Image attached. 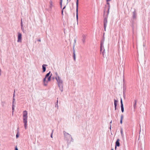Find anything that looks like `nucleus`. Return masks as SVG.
<instances>
[{"label":"nucleus","instance_id":"nucleus-47","mask_svg":"<svg viewBox=\"0 0 150 150\" xmlns=\"http://www.w3.org/2000/svg\"><path fill=\"white\" fill-rule=\"evenodd\" d=\"M111 129V125H110V129Z\"/></svg>","mask_w":150,"mask_h":150},{"label":"nucleus","instance_id":"nucleus-40","mask_svg":"<svg viewBox=\"0 0 150 150\" xmlns=\"http://www.w3.org/2000/svg\"><path fill=\"white\" fill-rule=\"evenodd\" d=\"M15 150H18V148H17V146H16L15 149Z\"/></svg>","mask_w":150,"mask_h":150},{"label":"nucleus","instance_id":"nucleus-12","mask_svg":"<svg viewBox=\"0 0 150 150\" xmlns=\"http://www.w3.org/2000/svg\"><path fill=\"white\" fill-rule=\"evenodd\" d=\"M137 16V13L135 10L133 13V17L134 19L136 18Z\"/></svg>","mask_w":150,"mask_h":150},{"label":"nucleus","instance_id":"nucleus-50","mask_svg":"<svg viewBox=\"0 0 150 150\" xmlns=\"http://www.w3.org/2000/svg\"><path fill=\"white\" fill-rule=\"evenodd\" d=\"M71 0H69V1H70Z\"/></svg>","mask_w":150,"mask_h":150},{"label":"nucleus","instance_id":"nucleus-19","mask_svg":"<svg viewBox=\"0 0 150 150\" xmlns=\"http://www.w3.org/2000/svg\"><path fill=\"white\" fill-rule=\"evenodd\" d=\"M105 52V50L104 49H103V50H102L101 51H100V52L103 54V56H104V53Z\"/></svg>","mask_w":150,"mask_h":150},{"label":"nucleus","instance_id":"nucleus-39","mask_svg":"<svg viewBox=\"0 0 150 150\" xmlns=\"http://www.w3.org/2000/svg\"><path fill=\"white\" fill-rule=\"evenodd\" d=\"M17 132H18V133H19V127H18L17 128Z\"/></svg>","mask_w":150,"mask_h":150},{"label":"nucleus","instance_id":"nucleus-13","mask_svg":"<svg viewBox=\"0 0 150 150\" xmlns=\"http://www.w3.org/2000/svg\"><path fill=\"white\" fill-rule=\"evenodd\" d=\"M103 49H104L103 43L101 42L100 46V51H101L102 50H103Z\"/></svg>","mask_w":150,"mask_h":150},{"label":"nucleus","instance_id":"nucleus-30","mask_svg":"<svg viewBox=\"0 0 150 150\" xmlns=\"http://www.w3.org/2000/svg\"><path fill=\"white\" fill-rule=\"evenodd\" d=\"M14 92H15V91ZM14 96H15V93H14V94H13V102H15V99L14 98Z\"/></svg>","mask_w":150,"mask_h":150},{"label":"nucleus","instance_id":"nucleus-32","mask_svg":"<svg viewBox=\"0 0 150 150\" xmlns=\"http://www.w3.org/2000/svg\"><path fill=\"white\" fill-rule=\"evenodd\" d=\"M19 133H18V132H17V133L16 134V138H18L19 137Z\"/></svg>","mask_w":150,"mask_h":150},{"label":"nucleus","instance_id":"nucleus-11","mask_svg":"<svg viewBox=\"0 0 150 150\" xmlns=\"http://www.w3.org/2000/svg\"><path fill=\"white\" fill-rule=\"evenodd\" d=\"M86 39V36L84 35H82V41L83 43H84L85 42V40Z\"/></svg>","mask_w":150,"mask_h":150},{"label":"nucleus","instance_id":"nucleus-36","mask_svg":"<svg viewBox=\"0 0 150 150\" xmlns=\"http://www.w3.org/2000/svg\"><path fill=\"white\" fill-rule=\"evenodd\" d=\"M123 97H124V98H125V93L124 91V92H123Z\"/></svg>","mask_w":150,"mask_h":150},{"label":"nucleus","instance_id":"nucleus-14","mask_svg":"<svg viewBox=\"0 0 150 150\" xmlns=\"http://www.w3.org/2000/svg\"><path fill=\"white\" fill-rule=\"evenodd\" d=\"M117 100H116L115 99H114V105H115V110H116V107L117 106Z\"/></svg>","mask_w":150,"mask_h":150},{"label":"nucleus","instance_id":"nucleus-21","mask_svg":"<svg viewBox=\"0 0 150 150\" xmlns=\"http://www.w3.org/2000/svg\"><path fill=\"white\" fill-rule=\"evenodd\" d=\"M120 133L121 135L122 136H123V130L122 128H121L120 129Z\"/></svg>","mask_w":150,"mask_h":150},{"label":"nucleus","instance_id":"nucleus-23","mask_svg":"<svg viewBox=\"0 0 150 150\" xmlns=\"http://www.w3.org/2000/svg\"><path fill=\"white\" fill-rule=\"evenodd\" d=\"M51 78V76H50L48 77L47 80V82L50 81Z\"/></svg>","mask_w":150,"mask_h":150},{"label":"nucleus","instance_id":"nucleus-26","mask_svg":"<svg viewBox=\"0 0 150 150\" xmlns=\"http://www.w3.org/2000/svg\"><path fill=\"white\" fill-rule=\"evenodd\" d=\"M55 74L56 76L55 78H58V77H59L57 72L55 73Z\"/></svg>","mask_w":150,"mask_h":150},{"label":"nucleus","instance_id":"nucleus-48","mask_svg":"<svg viewBox=\"0 0 150 150\" xmlns=\"http://www.w3.org/2000/svg\"><path fill=\"white\" fill-rule=\"evenodd\" d=\"M50 76H52V74H50Z\"/></svg>","mask_w":150,"mask_h":150},{"label":"nucleus","instance_id":"nucleus-10","mask_svg":"<svg viewBox=\"0 0 150 150\" xmlns=\"http://www.w3.org/2000/svg\"><path fill=\"white\" fill-rule=\"evenodd\" d=\"M47 66V64H43L42 65V69L43 72H45L46 71V67Z\"/></svg>","mask_w":150,"mask_h":150},{"label":"nucleus","instance_id":"nucleus-29","mask_svg":"<svg viewBox=\"0 0 150 150\" xmlns=\"http://www.w3.org/2000/svg\"><path fill=\"white\" fill-rule=\"evenodd\" d=\"M21 27H23V22H22V19H21Z\"/></svg>","mask_w":150,"mask_h":150},{"label":"nucleus","instance_id":"nucleus-25","mask_svg":"<svg viewBox=\"0 0 150 150\" xmlns=\"http://www.w3.org/2000/svg\"><path fill=\"white\" fill-rule=\"evenodd\" d=\"M65 7H66V6H64L63 7L62 10V11H61L62 13H62V15H63V10L65 8Z\"/></svg>","mask_w":150,"mask_h":150},{"label":"nucleus","instance_id":"nucleus-41","mask_svg":"<svg viewBox=\"0 0 150 150\" xmlns=\"http://www.w3.org/2000/svg\"><path fill=\"white\" fill-rule=\"evenodd\" d=\"M41 40L40 39L38 40V41L39 42H41Z\"/></svg>","mask_w":150,"mask_h":150},{"label":"nucleus","instance_id":"nucleus-15","mask_svg":"<svg viewBox=\"0 0 150 150\" xmlns=\"http://www.w3.org/2000/svg\"><path fill=\"white\" fill-rule=\"evenodd\" d=\"M137 101L136 100H134V102L133 105L134 108L135 109L136 108Z\"/></svg>","mask_w":150,"mask_h":150},{"label":"nucleus","instance_id":"nucleus-43","mask_svg":"<svg viewBox=\"0 0 150 150\" xmlns=\"http://www.w3.org/2000/svg\"><path fill=\"white\" fill-rule=\"evenodd\" d=\"M55 78H54V77H52V79L53 80H54V79Z\"/></svg>","mask_w":150,"mask_h":150},{"label":"nucleus","instance_id":"nucleus-3","mask_svg":"<svg viewBox=\"0 0 150 150\" xmlns=\"http://www.w3.org/2000/svg\"><path fill=\"white\" fill-rule=\"evenodd\" d=\"M28 112L26 110H24L23 112V120L24 124V127L25 129H27V120L28 118Z\"/></svg>","mask_w":150,"mask_h":150},{"label":"nucleus","instance_id":"nucleus-17","mask_svg":"<svg viewBox=\"0 0 150 150\" xmlns=\"http://www.w3.org/2000/svg\"><path fill=\"white\" fill-rule=\"evenodd\" d=\"M120 103H121V108H122L123 107V104L122 98H121L120 100Z\"/></svg>","mask_w":150,"mask_h":150},{"label":"nucleus","instance_id":"nucleus-9","mask_svg":"<svg viewBox=\"0 0 150 150\" xmlns=\"http://www.w3.org/2000/svg\"><path fill=\"white\" fill-rule=\"evenodd\" d=\"M47 78L45 77L43 79V85L44 86H46L47 85V81H46V79Z\"/></svg>","mask_w":150,"mask_h":150},{"label":"nucleus","instance_id":"nucleus-44","mask_svg":"<svg viewBox=\"0 0 150 150\" xmlns=\"http://www.w3.org/2000/svg\"><path fill=\"white\" fill-rule=\"evenodd\" d=\"M67 4L70 1H69V0H67Z\"/></svg>","mask_w":150,"mask_h":150},{"label":"nucleus","instance_id":"nucleus-22","mask_svg":"<svg viewBox=\"0 0 150 150\" xmlns=\"http://www.w3.org/2000/svg\"><path fill=\"white\" fill-rule=\"evenodd\" d=\"M52 6H53V5H52V1H50V8H51Z\"/></svg>","mask_w":150,"mask_h":150},{"label":"nucleus","instance_id":"nucleus-37","mask_svg":"<svg viewBox=\"0 0 150 150\" xmlns=\"http://www.w3.org/2000/svg\"><path fill=\"white\" fill-rule=\"evenodd\" d=\"M71 139V142H73L74 141V139H73L72 138V137H71L70 138Z\"/></svg>","mask_w":150,"mask_h":150},{"label":"nucleus","instance_id":"nucleus-28","mask_svg":"<svg viewBox=\"0 0 150 150\" xmlns=\"http://www.w3.org/2000/svg\"><path fill=\"white\" fill-rule=\"evenodd\" d=\"M126 90V88L125 86H124V85H123V92L124 91V92H125V91Z\"/></svg>","mask_w":150,"mask_h":150},{"label":"nucleus","instance_id":"nucleus-20","mask_svg":"<svg viewBox=\"0 0 150 150\" xmlns=\"http://www.w3.org/2000/svg\"><path fill=\"white\" fill-rule=\"evenodd\" d=\"M14 107H15V105H13V106H12V115H13V113L14 112Z\"/></svg>","mask_w":150,"mask_h":150},{"label":"nucleus","instance_id":"nucleus-4","mask_svg":"<svg viewBox=\"0 0 150 150\" xmlns=\"http://www.w3.org/2000/svg\"><path fill=\"white\" fill-rule=\"evenodd\" d=\"M63 133L64 135V139L66 140L67 142L69 141L71 137V135L68 133L66 132L65 131H63Z\"/></svg>","mask_w":150,"mask_h":150},{"label":"nucleus","instance_id":"nucleus-1","mask_svg":"<svg viewBox=\"0 0 150 150\" xmlns=\"http://www.w3.org/2000/svg\"><path fill=\"white\" fill-rule=\"evenodd\" d=\"M105 7L104 10V16L105 15V12L106 11V8H108L107 14L104 17L103 20V25L104 31H106V29L108 23V15L109 13V10L110 8V3L108 2H107V4L105 5Z\"/></svg>","mask_w":150,"mask_h":150},{"label":"nucleus","instance_id":"nucleus-27","mask_svg":"<svg viewBox=\"0 0 150 150\" xmlns=\"http://www.w3.org/2000/svg\"><path fill=\"white\" fill-rule=\"evenodd\" d=\"M62 0H60V4L61 8H62Z\"/></svg>","mask_w":150,"mask_h":150},{"label":"nucleus","instance_id":"nucleus-35","mask_svg":"<svg viewBox=\"0 0 150 150\" xmlns=\"http://www.w3.org/2000/svg\"><path fill=\"white\" fill-rule=\"evenodd\" d=\"M21 30H22L23 32H24V28L23 27H21Z\"/></svg>","mask_w":150,"mask_h":150},{"label":"nucleus","instance_id":"nucleus-38","mask_svg":"<svg viewBox=\"0 0 150 150\" xmlns=\"http://www.w3.org/2000/svg\"><path fill=\"white\" fill-rule=\"evenodd\" d=\"M15 102L13 101L12 102V106H13V105H15Z\"/></svg>","mask_w":150,"mask_h":150},{"label":"nucleus","instance_id":"nucleus-18","mask_svg":"<svg viewBox=\"0 0 150 150\" xmlns=\"http://www.w3.org/2000/svg\"><path fill=\"white\" fill-rule=\"evenodd\" d=\"M50 71L49 73H47L45 75V77L46 78H47V77H49L50 76Z\"/></svg>","mask_w":150,"mask_h":150},{"label":"nucleus","instance_id":"nucleus-45","mask_svg":"<svg viewBox=\"0 0 150 150\" xmlns=\"http://www.w3.org/2000/svg\"><path fill=\"white\" fill-rule=\"evenodd\" d=\"M111 0H106V1L107 2H108L110 1Z\"/></svg>","mask_w":150,"mask_h":150},{"label":"nucleus","instance_id":"nucleus-34","mask_svg":"<svg viewBox=\"0 0 150 150\" xmlns=\"http://www.w3.org/2000/svg\"><path fill=\"white\" fill-rule=\"evenodd\" d=\"M53 130H52V133L51 134V136H50V137L51 138H52V134H53Z\"/></svg>","mask_w":150,"mask_h":150},{"label":"nucleus","instance_id":"nucleus-24","mask_svg":"<svg viewBox=\"0 0 150 150\" xmlns=\"http://www.w3.org/2000/svg\"><path fill=\"white\" fill-rule=\"evenodd\" d=\"M5 104V102H1V105L2 107H4Z\"/></svg>","mask_w":150,"mask_h":150},{"label":"nucleus","instance_id":"nucleus-46","mask_svg":"<svg viewBox=\"0 0 150 150\" xmlns=\"http://www.w3.org/2000/svg\"><path fill=\"white\" fill-rule=\"evenodd\" d=\"M111 123H112V121H111V122H110V123L111 124Z\"/></svg>","mask_w":150,"mask_h":150},{"label":"nucleus","instance_id":"nucleus-31","mask_svg":"<svg viewBox=\"0 0 150 150\" xmlns=\"http://www.w3.org/2000/svg\"><path fill=\"white\" fill-rule=\"evenodd\" d=\"M58 100H57V102H56L57 104H56V105H55V107H57V108H58Z\"/></svg>","mask_w":150,"mask_h":150},{"label":"nucleus","instance_id":"nucleus-16","mask_svg":"<svg viewBox=\"0 0 150 150\" xmlns=\"http://www.w3.org/2000/svg\"><path fill=\"white\" fill-rule=\"evenodd\" d=\"M124 117V116L123 115H121V119L120 120V123L121 124H122V119H123Z\"/></svg>","mask_w":150,"mask_h":150},{"label":"nucleus","instance_id":"nucleus-49","mask_svg":"<svg viewBox=\"0 0 150 150\" xmlns=\"http://www.w3.org/2000/svg\"><path fill=\"white\" fill-rule=\"evenodd\" d=\"M111 150H113V149H112Z\"/></svg>","mask_w":150,"mask_h":150},{"label":"nucleus","instance_id":"nucleus-42","mask_svg":"<svg viewBox=\"0 0 150 150\" xmlns=\"http://www.w3.org/2000/svg\"><path fill=\"white\" fill-rule=\"evenodd\" d=\"M76 43V40H74V44L75 45V43Z\"/></svg>","mask_w":150,"mask_h":150},{"label":"nucleus","instance_id":"nucleus-33","mask_svg":"<svg viewBox=\"0 0 150 150\" xmlns=\"http://www.w3.org/2000/svg\"><path fill=\"white\" fill-rule=\"evenodd\" d=\"M121 111L122 112H123L124 111V107H123L122 108H121Z\"/></svg>","mask_w":150,"mask_h":150},{"label":"nucleus","instance_id":"nucleus-5","mask_svg":"<svg viewBox=\"0 0 150 150\" xmlns=\"http://www.w3.org/2000/svg\"><path fill=\"white\" fill-rule=\"evenodd\" d=\"M79 0H76V18L77 21H78V5H79Z\"/></svg>","mask_w":150,"mask_h":150},{"label":"nucleus","instance_id":"nucleus-8","mask_svg":"<svg viewBox=\"0 0 150 150\" xmlns=\"http://www.w3.org/2000/svg\"><path fill=\"white\" fill-rule=\"evenodd\" d=\"M120 140L119 139H117L115 142V150H116L117 146L119 147L120 146V143L119 142Z\"/></svg>","mask_w":150,"mask_h":150},{"label":"nucleus","instance_id":"nucleus-6","mask_svg":"<svg viewBox=\"0 0 150 150\" xmlns=\"http://www.w3.org/2000/svg\"><path fill=\"white\" fill-rule=\"evenodd\" d=\"M22 40V34L21 33H18L17 42H21Z\"/></svg>","mask_w":150,"mask_h":150},{"label":"nucleus","instance_id":"nucleus-2","mask_svg":"<svg viewBox=\"0 0 150 150\" xmlns=\"http://www.w3.org/2000/svg\"><path fill=\"white\" fill-rule=\"evenodd\" d=\"M55 79L57 80L58 86L59 88V90L61 92H62L63 91V81L60 77H58V78H55Z\"/></svg>","mask_w":150,"mask_h":150},{"label":"nucleus","instance_id":"nucleus-7","mask_svg":"<svg viewBox=\"0 0 150 150\" xmlns=\"http://www.w3.org/2000/svg\"><path fill=\"white\" fill-rule=\"evenodd\" d=\"M75 46V45L74 44L73 49V57L74 58V61H76V55H75V50L74 49Z\"/></svg>","mask_w":150,"mask_h":150}]
</instances>
